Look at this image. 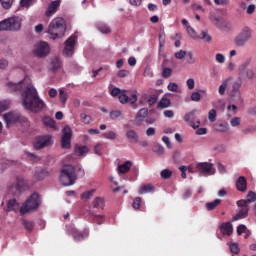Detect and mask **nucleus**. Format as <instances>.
Returning a JSON list of instances; mask_svg holds the SVG:
<instances>
[{
	"mask_svg": "<svg viewBox=\"0 0 256 256\" xmlns=\"http://www.w3.org/2000/svg\"><path fill=\"white\" fill-rule=\"evenodd\" d=\"M61 7V0L52 1L49 3L45 15L46 17H53L57 11H59V8Z\"/></svg>",
	"mask_w": 256,
	"mask_h": 256,
	"instance_id": "14",
	"label": "nucleus"
},
{
	"mask_svg": "<svg viewBox=\"0 0 256 256\" xmlns=\"http://www.w3.org/2000/svg\"><path fill=\"white\" fill-rule=\"evenodd\" d=\"M177 89H179V85H177V83L170 82L168 84V91H177Z\"/></svg>",
	"mask_w": 256,
	"mask_h": 256,
	"instance_id": "64",
	"label": "nucleus"
},
{
	"mask_svg": "<svg viewBox=\"0 0 256 256\" xmlns=\"http://www.w3.org/2000/svg\"><path fill=\"white\" fill-rule=\"evenodd\" d=\"M144 99L147 101V104L150 107H153V105H155V103H157V100L159 99V97L157 96V94H149V95H144Z\"/></svg>",
	"mask_w": 256,
	"mask_h": 256,
	"instance_id": "28",
	"label": "nucleus"
},
{
	"mask_svg": "<svg viewBox=\"0 0 256 256\" xmlns=\"http://www.w3.org/2000/svg\"><path fill=\"white\" fill-rule=\"evenodd\" d=\"M43 123L47 127H51L52 129L55 128V120H53V118H51V117H47V116L44 117L43 118Z\"/></svg>",
	"mask_w": 256,
	"mask_h": 256,
	"instance_id": "39",
	"label": "nucleus"
},
{
	"mask_svg": "<svg viewBox=\"0 0 256 256\" xmlns=\"http://www.w3.org/2000/svg\"><path fill=\"white\" fill-rule=\"evenodd\" d=\"M22 225H23L24 229H26V231H29V233H31V231H33V229L35 227V223H33V221H29V220H23Z\"/></svg>",
	"mask_w": 256,
	"mask_h": 256,
	"instance_id": "33",
	"label": "nucleus"
},
{
	"mask_svg": "<svg viewBox=\"0 0 256 256\" xmlns=\"http://www.w3.org/2000/svg\"><path fill=\"white\" fill-rule=\"evenodd\" d=\"M155 191V187L151 184H145L140 187L139 189V194L140 195H145V193H153Z\"/></svg>",
	"mask_w": 256,
	"mask_h": 256,
	"instance_id": "29",
	"label": "nucleus"
},
{
	"mask_svg": "<svg viewBox=\"0 0 256 256\" xmlns=\"http://www.w3.org/2000/svg\"><path fill=\"white\" fill-rule=\"evenodd\" d=\"M162 179H171L173 172L169 169H164L160 173Z\"/></svg>",
	"mask_w": 256,
	"mask_h": 256,
	"instance_id": "42",
	"label": "nucleus"
},
{
	"mask_svg": "<svg viewBox=\"0 0 256 256\" xmlns=\"http://www.w3.org/2000/svg\"><path fill=\"white\" fill-rule=\"evenodd\" d=\"M239 75L242 77H246L247 79H255V71L253 69L249 68V62H243L239 67H238Z\"/></svg>",
	"mask_w": 256,
	"mask_h": 256,
	"instance_id": "11",
	"label": "nucleus"
},
{
	"mask_svg": "<svg viewBox=\"0 0 256 256\" xmlns=\"http://www.w3.org/2000/svg\"><path fill=\"white\" fill-rule=\"evenodd\" d=\"M80 118L82 123H85L86 125H89V123H91V116L85 113L80 114Z\"/></svg>",
	"mask_w": 256,
	"mask_h": 256,
	"instance_id": "51",
	"label": "nucleus"
},
{
	"mask_svg": "<svg viewBox=\"0 0 256 256\" xmlns=\"http://www.w3.org/2000/svg\"><path fill=\"white\" fill-rule=\"evenodd\" d=\"M208 119L210 123H215L217 121V111L215 109H211L208 113Z\"/></svg>",
	"mask_w": 256,
	"mask_h": 256,
	"instance_id": "40",
	"label": "nucleus"
},
{
	"mask_svg": "<svg viewBox=\"0 0 256 256\" xmlns=\"http://www.w3.org/2000/svg\"><path fill=\"white\" fill-rule=\"evenodd\" d=\"M230 125L232 127H238V125H241V118L240 117H234L231 121H230Z\"/></svg>",
	"mask_w": 256,
	"mask_h": 256,
	"instance_id": "57",
	"label": "nucleus"
},
{
	"mask_svg": "<svg viewBox=\"0 0 256 256\" xmlns=\"http://www.w3.org/2000/svg\"><path fill=\"white\" fill-rule=\"evenodd\" d=\"M102 136L104 139H109L110 141H114V139H117V133L114 131H108L106 133H103Z\"/></svg>",
	"mask_w": 256,
	"mask_h": 256,
	"instance_id": "38",
	"label": "nucleus"
},
{
	"mask_svg": "<svg viewBox=\"0 0 256 256\" xmlns=\"http://www.w3.org/2000/svg\"><path fill=\"white\" fill-rule=\"evenodd\" d=\"M3 119L5 123H7V125H11V123H19L23 121V119L21 118V114L17 112L6 113L4 114Z\"/></svg>",
	"mask_w": 256,
	"mask_h": 256,
	"instance_id": "13",
	"label": "nucleus"
},
{
	"mask_svg": "<svg viewBox=\"0 0 256 256\" xmlns=\"http://www.w3.org/2000/svg\"><path fill=\"white\" fill-rule=\"evenodd\" d=\"M125 137L128 143H132L134 145H137V143H139V133L133 129L126 130Z\"/></svg>",
	"mask_w": 256,
	"mask_h": 256,
	"instance_id": "16",
	"label": "nucleus"
},
{
	"mask_svg": "<svg viewBox=\"0 0 256 256\" xmlns=\"http://www.w3.org/2000/svg\"><path fill=\"white\" fill-rule=\"evenodd\" d=\"M173 75V69L171 68H164L162 70V77L164 79H169V77H171Z\"/></svg>",
	"mask_w": 256,
	"mask_h": 256,
	"instance_id": "44",
	"label": "nucleus"
},
{
	"mask_svg": "<svg viewBox=\"0 0 256 256\" xmlns=\"http://www.w3.org/2000/svg\"><path fill=\"white\" fill-rule=\"evenodd\" d=\"M256 195L254 194L252 199H242L237 201L238 212L233 216L232 221H239V219H245L249 215V204L255 203Z\"/></svg>",
	"mask_w": 256,
	"mask_h": 256,
	"instance_id": "6",
	"label": "nucleus"
},
{
	"mask_svg": "<svg viewBox=\"0 0 256 256\" xmlns=\"http://www.w3.org/2000/svg\"><path fill=\"white\" fill-rule=\"evenodd\" d=\"M77 177H85V170L81 166L65 165L61 169L59 180L61 185L69 187L75 185Z\"/></svg>",
	"mask_w": 256,
	"mask_h": 256,
	"instance_id": "2",
	"label": "nucleus"
},
{
	"mask_svg": "<svg viewBox=\"0 0 256 256\" xmlns=\"http://www.w3.org/2000/svg\"><path fill=\"white\" fill-rule=\"evenodd\" d=\"M186 85H187L188 89H190V91H192V89H195V80L193 78H189L186 81Z\"/></svg>",
	"mask_w": 256,
	"mask_h": 256,
	"instance_id": "59",
	"label": "nucleus"
},
{
	"mask_svg": "<svg viewBox=\"0 0 256 256\" xmlns=\"http://www.w3.org/2000/svg\"><path fill=\"white\" fill-rule=\"evenodd\" d=\"M186 61L189 65H193L195 63V58L193 57V52H186Z\"/></svg>",
	"mask_w": 256,
	"mask_h": 256,
	"instance_id": "52",
	"label": "nucleus"
},
{
	"mask_svg": "<svg viewBox=\"0 0 256 256\" xmlns=\"http://www.w3.org/2000/svg\"><path fill=\"white\" fill-rule=\"evenodd\" d=\"M229 81H231V78L226 79V80L219 86V89H218L219 95H225V91H227V85H228Z\"/></svg>",
	"mask_w": 256,
	"mask_h": 256,
	"instance_id": "34",
	"label": "nucleus"
},
{
	"mask_svg": "<svg viewBox=\"0 0 256 256\" xmlns=\"http://www.w3.org/2000/svg\"><path fill=\"white\" fill-rule=\"evenodd\" d=\"M221 233L223 235H228V236L233 233V225H231V222H226V223L222 224Z\"/></svg>",
	"mask_w": 256,
	"mask_h": 256,
	"instance_id": "25",
	"label": "nucleus"
},
{
	"mask_svg": "<svg viewBox=\"0 0 256 256\" xmlns=\"http://www.w3.org/2000/svg\"><path fill=\"white\" fill-rule=\"evenodd\" d=\"M148 113L149 110L147 108L140 109L135 117L136 125H141L143 123V119L147 117Z\"/></svg>",
	"mask_w": 256,
	"mask_h": 256,
	"instance_id": "20",
	"label": "nucleus"
},
{
	"mask_svg": "<svg viewBox=\"0 0 256 256\" xmlns=\"http://www.w3.org/2000/svg\"><path fill=\"white\" fill-rule=\"evenodd\" d=\"M122 113L119 110H113L110 112V119L112 121H115V119H119L121 117Z\"/></svg>",
	"mask_w": 256,
	"mask_h": 256,
	"instance_id": "48",
	"label": "nucleus"
},
{
	"mask_svg": "<svg viewBox=\"0 0 256 256\" xmlns=\"http://www.w3.org/2000/svg\"><path fill=\"white\" fill-rule=\"evenodd\" d=\"M153 152L157 153V155H163L165 153V148H163V145L156 143L153 146Z\"/></svg>",
	"mask_w": 256,
	"mask_h": 256,
	"instance_id": "37",
	"label": "nucleus"
},
{
	"mask_svg": "<svg viewBox=\"0 0 256 256\" xmlns=\"http://www.w3.org/2000/svg\"><path fill=\"white\" fill-rule=\"evenodd\" d=\"M186 55H187V51H185V50H180V51H178V52H176V53L174 54V57H175L176 59H185Z\"/></svg>",
	"mask_w": 256,
	"mask_h": 256,
	"instance_id": "54",
	"label": "nucleus"
},
{
	"mask_svg": "<svg viewBox=\"0 0 256 256\" xmlns=\"http://www.w3.org/2000/svg\"><path fill=\"white\" fill-rule=\"evenodd\" d=\"M118 99H119L120 103H122V104L131 103L133 105V103H137V95L136 94H133L131 97H129L125 93H121L118 96Z\"/></svg>",
	"mask_w": 256,
	"mask_h": 256,
	"instance_id": "18",
	"label": "nucleus"
},
{
	"mask_svg": "<svg viewBox=\"0 0 256 256\" xmlns=\"http://www.w3.org/2000/svg\"><path fill=\"white\" fill-rule=\"evenodd\" d=\"M209 17L213 25L218 29H223L225 27V21L221 17L214 16L213 14H210Z\"/></svg>",
	"mask_w": 256,
	"mask_h": 256,
	"instance_id": "22",
	"label": "nucleus"
},
{
	"mask_svg": "<svg viewBox=\"0 0 256 256\" xmlns=\"http://www.w3.org/2000/svg\"><path fill=\"white\" fill-rule=\"evenodd\" d=\"M41 205V196L34 192L24 203V205L20 208L21 215H27V213H32L33 211H37L39 206Z\"/></svg>",
	"mask_w": 256,
	"mask_h": 256,
	"instance_id": "5",
	"label": "nucleus"
},
{
	"mask_svg": "<svg viewBox=\"0 0 256 256\" xmlns=\"http://www.w3.org/2000/svg\"><path fill=\"white\" fill-rule=\"evenodd\" d=\"M3 9L9 10L13 7V0H0Z\"/></svg>",
	"mask_w": 256,
	"mask_h": 256,
	"instance_id": "41",
	"label": "nucleus"
},
{
	"mask_svg": "<svg viewBox=\"0 0 256 256\" xmlns=\"http://www.w3.org/2000/svg\"><path fill=\"white\" fill-rule=\"evenodd\" d=\"M230 251L231 253H233L234 255H239V245H237V243H233L230 245Z\"/></svg>",
	"mask_w": 256,
	"mask_h": 256,
	"instance_id": "55",
	"label": "nucleus"
},
{
	"mask_svg": "<svg viewBox=\"0 0 256 256\" xmlns=\"http://www.w3.org/2000/svg\"><path fill=\"white\" fill-rule=\"evenodd\" d=\"M51 145V136H42L34 143L35 149H43Z\"/></svg>",
	"mask_w": 256,
	"mask_h": 256,
	"instance_id": "15",
	"label": "nucleus"
},
{
	"mask_svg": "<svg viewBox=\"0 0 256 256\" xmlns=\"http://www.w3.org/2000/svg\"><path fill=\"white\" fill-rule=\"evenodd\" d=\"M117 77H119L120 79L129 77V70L122 69V70L118 71Z\"/></svg>",
	"mask_w": 256,
	"mask_h": 256,
	"instance_id": "56",
	"label": "nucleus"
},
{
	"mask_svg": "<svg viewBox=\"0 0 256 256\" xmlns=\"http://www.w3.org/2000/svg\"><path fill=\"white\" fill-rule=\"evenodd\" d=\"M221 205V199H215L212 202H207L205 204L206 210L207 211H214V209H217Z\"/></svg>",
	"mask_w": 256,
	"mask_h": 256,
	"instance_id": "27",
	"label": "nucleus"
},
{
	"mask_svg": "<svg viewBox=\"0 0 256 256\" xmlns=\"http://www.w3.org/2000/svg\"><path fill=\"white\" fill-rule=\"evenodd\" d=\"M8 91L11 93H22V106L32 113H41L47 105L41 98L33 84L29 80H21L19 83L8 82L6 84Z\"/></svg>",
	"mask_w": 256,
	"mask_h": 256,
	"instance_id": "1",
	"label": "nucleus"
},
{
	"mask_svg": "<svg viewBox=\"0 0 256 256\" xmlns=\"http://www.w3.org/2000/svg\"><path fill=\"white\" fill-rule=\"evenodd\" d=\"M201 39H203V41H206V43H211V36L209 35V32L207 30H203L201 32Z\"/></svg>",
	"mask_w": 256,
	"mask_h": 256,
	"instance_id": "47",
	"label": "nucleus"
},
{
	"mask_svg": "<svg viewBox=\"0 0 256 256\" xmlns=\"http://www.w3.org/2000/svg\"><path fill=\"white\" fill-rule=\"evenodd\" d=\"M95 193V190H90L88 192H84L81 194V199H83L84 201H88V199L90 197H92Z\"/></svg>",
	"mask_w": 256,
	"mask_h": 256,
	"instance_id": "49",
	"label": "nucleus"
},
{
	"mask_svg": "<svg viewBox=\"0 0 256 256\" xmlns=\"http://www.w3.org/2000/svg\"><path fill=\"white\" fill-rule=\"evenodd\" d=\"M35 177H36V179H38V181H43V179H45V177H49V171L42 170L40 172H36Z\"/></svg>",
	"mask_w": 256,
	"mask_h": 256,
	"instance_id": "36",
	"label": "nucleus"
},
{
	"mask_svg": "<svg viewBox=\"0 0 256 256\" xmlns=\"http://www.w3.org/2000/svg\"><path fill=\"white\" fill-rule=\"evenodd\" d=\"M23 25V18L21 16H12L10 18L0 21V31H21Z\"/></svg>",
	"mask_w": 256,
	"mask_h": 256,
	"instance_id": "4",
	"label": "nucleus"
},
{
	"mask_svg": "<svg viewBox=\"0 0 256 256\" xmlns=\"http://www.w3.org/2000/svg\"><path fill=\"white\" fill-rule=\"evenodd\" d=\"M132 206L134 209H139V207H141V198L140 197L135 198Z\"/></svg>",
	"mask_w": 256,
	"mask_h": 256,
	"instance_id": "63",
	"label": "nucleus"
},
{
	"mask_svg": "<svg viewBox=\"0 0 256 256\" xmlns=\"http://www.w3.org/2000/svg\"><path fill=\"white\" fill-rule=\"evenodd\" d=\"M92 217L93 221L97 223V225H103L104 218L102 215L92 214Z\"/></svg>",
	"mask_w": 256,
	"mask_h": 256,
	"instance_id": "50",
	"label": "nucleus"
},
{
	"mask_svg": "<svg viewBox=\"0 0 256 256\" xmlns=\"http://www.w3.org/2000/svg\"><path fill=\"white\" fill-rule=\"evenodd\" d=\"M67 31V23L65 19L61 17L54 18L48 26V35H50V39H60L65 35Z\"/></svg>",
	"mask_w": 256,
	"mask_h": 256,
	"instance_id": "3",
	"label": "nucleus"
},
{
	"mask_svg": "<svg viewBox=\"0 0 256 256\" xmlns=\"http://www.w3.org/2000/svg\"><path fill=\"white\" fill-rule=\"evenodd\" d=\"M197 172L204 177L215 175V167L209 162H200L196 165Z\"/></svg>",
	"mask_w": 256,
	"mask_h": 256,
	"instance_id": "8",
	"label": "nucleus"
},
{
	"mask_svg": "<svg viewBox=\"0 0 256 256\" xmlns=\"http://www.w3.org/2000/svg\"><path fill=\"white\" fill-rule=\"evenodd\" d=\"M171 106V100L169 98H162L158 103V109H167Z\"/></svg>",
	"mask_w": 256,
	"mask_h": 256,
	"instance_id": "32",
	"label": "nucleus"
},
{
	"mask_svg": "<svg viewBox=\"0 0 256 256\" xmlns=\"http://www.w3.org/2000/svg\"><path fill=\"white\" fill-rule=\"evenodd\" d=\"M11 105V102L8 100L0 102V113H3V111H7Z\"/></svg>",
	"mask_w": 256,
	"mask_h": 256,
	"instance_id": "43",
	"label": "nucleus"
},
{
	"mask_svg": "<svg viewBox=\"0 0 256 256\" xmlns=\"http://www.w3.org/2000/svg\"><path fill=\"white\" fill-rule=\"evenodd\" d=\"M236 189L238 191H241V193H245V191H247V179L244 176H240L237 180H236Z\"/></svg>",
	"mask_w": 256,
	"mask_h": 256,
	"instance_id": "19",
	"label": "nucleus"
},
{
	"mask_svg": "<svg viewBox=\"0 0 256 256\" xmlns=\"http://www.w3.org/2000/svg\"><path fill=\"white\" fill-rule=\"evenodd\" d=\"M68 235H71L76 241H83V239H85V236L81 234L77 228H70L68 230Z\"/></svg>",
	"mask_w": 256,
	"mask_h": 256,
	"instance_id": "23",
	"label": "nucleus"
},
{
	"mask_svg": "<svg viewBox=\"0 0 256 256\" xmlns=\"http://www.w3.org/2000/svg\"><path fill=\"white\" fill-rule=\"evenodd\" d=\"M74 151L78 157H85L89 153V148L87 146H76Z\"/></svg>",
	"mask_w": 256,
	"mask_h": 256,
	"instance_id": "26",
	"label": "nucleus"
},
{
	"mask_svg": "<svg viewBox=\"0 0 256 256\" xmlns=\"http://www.w3.org/2000/svg\"><path fill=\"white\" fill-rule=\"evenodd\" d=\"M241 85H243V82H241V80H237V81L233 82L232 90H231L232 97H235V95H237V93H239V89H241Z\"/></svg>",
	"mask_w": 256,
	"mask_h": 256,
	"instance_id": "31",
	"label": "nucleus"
},
{
	"mask_svg": "<svg viewBox=\"0 0 256 256\" xmlns=\"http://www.w3.org/2000/svg\"><path fill=\"white\" fill-rule=\"evenodd\" d=\"M191 101H195L196 103L201 101V94L199 92H193L191 94Z\"/></svg>",
	"mask_w": 256,
	"mask_h": 256,
	"instance_id": "58",
	"label": "nucleus"
},
{
	"mask_svg": "<svg viewBox=\"0 0 256 256\" xmlns=\"http://www.w3.org/2000/svg\"><path fill=\"white\" fill-rule=\"evenodd\" d=\"M77 41V36L72 35L70 36L64 44L63 49V56L64 57H73V54L75 53V43Z\"/></svg>",
	"mask_w": 256,
	"mask_h": 256,
	"instance_id": "9",
	"label": "nucleus"
},
{
	"mask_svg": "<svg viewBox=\"0 0 256 256\" xmlns=\"http://www.w3.org/2000/svg\"><path fill=\"white\" fill-rule=\"evenodd\" d=\"M92 205H93L94 209L104 210L105 209V199H103L102 197H96L93 200Z\"/></svg>",
	"mask_w": 256,
	"mask_h": 256,
	"instance_id": "24",
	"label": "nucleus"
},
{
	"mask_svg": "<svg viewBox=\"0 0 256 256\" xmlns=\"http://www.w3.org/2000/svg\"><path fill=\"white\" fill-rule=\"evenodd\" d=\"M98 31H100V33H104V34H109L111 33V28H109V25L103 23V22H99L96 25Z\"/></svg>",
	"mask_w": 256,
	"mask_h": 256,
	"instance_id": "30",
	"label": "nucleus"
},
{
	"mask_svg": "<svg viewBox=\"0 0 256 256\" xmlns=\"http://www.w3.org/2000/svg\"><path fill=\"white\" fill-rule=\"evenodd\" d=\"M253 37V30L249 26H244L234 38L236 47H245Z\"/></svg>",
	"mask_w": 256,
	"mask_h": 256,
	"instance_id": "7",
	"label": "nucleus"
},
{
	"mask_svg": "<svg viewBox=\"0 0 256 256\" xmlns=\"http://www.w3.org/2000/svg\"><path fill=\"white\" fill-rule=\"evenodd\" d=\"M50 48L49 44L47 42H40L36 44L34 53L37 55V57H47V54L49 53Z\"/></svg>",
	"mask_w": 256,
	"mask_h": 256,
	"instance_id": "12",
	"label": "nucleus"
},
{
	"mask_svg": "<svg viewBox=\"0 0 256 256\" xmlns=\"http://www.w3.org/2000/svg\"><path fill=\"white\" fill-rule=\"evenodd\" d=\"M62 67L61 59L58 57L52 58L48 64L49 71L53 73L57 72L58 69Z\"/></svg>",
	"mask_w": 256,
	"mask_h": 256,
	"instance_id": "17",
	"label": "nucleus"
},
{
	"mask_svg": "<svg viewBox=\"0 0 256 256\" xmlns=\"http://www.w3.org/2000/svg\"><path fill=\"white\" fill-rule=\"evenodd\" d=\"M17 187L18 189H23L24 187H27V180L23 177L17 178Z\"/></svg>",
	"mask_w": 256,
	"mask_h": 256,
	"instance_id": "45",
	"label": "nucleus"
},
{
	"mask_svg": "<svg viewBox=\"0 0 256 256\" xmlns=\"http://www.w3.org/2000/svg\"><path fill=\"white\" fill-rule=\"evenodd\" d=\"M131 167H133V163L131 161H126L117 167V171L118 173L125 175L131 171Z\"/></svg>",
	"mask_w": 256,
	"mask_h": 256,
	"instance_id": "21",
	"label": "nucleus"
},
{
	"mask_svg": "<svg viewBox=\"0 0 256 256\" xmlns=\"http://www.w3.org/2000/svg\"><path fill=\"white\" fill-rule=\"evenodd\" d=\"M59 97L63 105H65L67 103V94L65 93V90L61 89L59 91Z\"/></svg>",
	"mask_w": 256,
	"mask_h": 256,
	"instance_id": "53",
	"label": "nucleus"
},
{
	"mask_svg": "<svg viewBox=\"0 0 256 256\" xmlns=\"http://www.w3.org/2000/svg\"><path fill=\"white\" fill-rule=\"evenodd\" d=\"M238 235H243V233H247V226L241 224L237 227Z\"/></svg>",
	"mask_w": 256,
	"mask_h": 256,
	"instance_id": "60",
	"label": "nucleus"
},
{
	"mask_svg": "<svg viewBox=\"0 0 256 256\" xmlns=\"http://www.w3.org/2000/svg\"><path fill=\"white\" fill-rule=\"evenodd\" d=\"M195 113H197V110H192L191 112L185 114L184 121H186L187 123L191 121L193 123V121H195Z\"/></svg>",
	"mask_w": 256,
	"mask_h": 256,
	"instance_id": "35",
	"label": "nucleus"
},
{
	"mask_svg": "<svg viewBox=\"0 0 256 256\" xmlns=\"http://www.w3.org/2000/svg\"><path fill=\"white\" fill-rule=\"evenodd\" d=\"M215 59L217 63H221V64L225 63V56L221 53L216 54Z\"/></svg>",
	"mask_w": 256,
	"mask_h": 256,
	"instance_id": "62",
	"label": "nucleus"
},
{
	"mask_svg": "<svg viewBox=\"0 0 256 256\" xmlns=\"http://www.w3.org/2000/svg\"><path fill=\"white\" fill-rule=\"evenodd\" d=\"M15 205H17V200L15 199L9 200L6 208L7 213H9L10 211H13V209H15Z\"/></svg>",
	"mask_w": 256,
	"mask_h": 256,
	"instance_id": "46",
	"label": "nucleus"
},
{
	"mask_svg": "<svg viewBox=\"0 0 256 256\" xmlns=\"http://www.w3.org/2000/svg\"><path fill=\"white\" fill-rule=\"evenodd\" d=\"M62 133V147L63 149H70L71 137L73 136V131L71 130V127H64Z\"/></svg>",
	"mask_w": 256,
	"mask_h": 256,
	"instance_id": "10",
	"label": "nucleus"
},
{
	"mask_svg": "<svg viewBox=\"0 0 256 256\" xmlns=\"http://www.w3.org/2000/svg\"><path fill=\"white\" fill-rule=\"evenodd\" d=\"M9 67V61L5 58L0 59V69H7Z\"/></svg>",
	"mask_w": 256,
	"mask_h": 256,
	"instance_id": "61",
	"label": "nucleus"
}]
</instances>
